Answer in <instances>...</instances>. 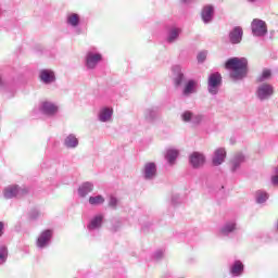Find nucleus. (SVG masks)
Returning <instances> with one entry per match:
<instances>
[{
    "mask_svg": "<svg viewBox=\"0 0 278 278\" xmlns=\"http://www.w3.org/2000/svg\"><path fill=\"white\" fill-rule=\"evenodd\" d=\"M225 67L230 71L231 79H244L249 73V61L247 58H231L226 62Z\"/></svg>",
    "mask_w": 278,
    "mask_h": 278,
    "instance_id": "nucleus-1",
    "label": "nucleus"
},
{
    "mask_svg": "<svg viewBox=\"0 0 278 278\" xmlns=\"http://www.w3.org/2000/svg\"><path fill=\"white\" fill-rule=\"evenodd\" d=\"M100 62H103V54L100 53L99 49L91 48L85 55V66L88 71H94L99 66Z\"/></svg>",
    "mask_w": 278,
    "mask_h": 278,
    "instance_id": "nucleus-2",
    "label": "nucleus"
},
{
    "mask_svg": "<svg viewBox=\"0 0 278 278\" xmlns=\"http://www.w3.org/2000/svg\"><path fill=\"white\" fill-rule=\"evenodd\" d=\"M51 240H53V230L46 229L39 233L36 240V247L39 251H45L51 247Z\"/></svg>",
    "mask_w": 278,
    "mask_h": 278,
    "instance_id": "nucleus-3",
    "label": "nucleus"
},
{
    "mask_svg": "<svg viewBox=\"0 0 278 278\" xmlns=\"http://www.w3.org/2000/svg\"><path fill=\"white\" fill-rule=\"evenodd\" d=\"M256 99L258 101H268L275 94V87L267 83H262L256 88Z\"/></svg>",
    "mask_w": 278,
    "mask_h": 278,
    "instance_id": "nucleus-4",
    "label": "nucleus"
},
{
    "mask_svg": "<svg viewBox=\"0 0 278 278\" xmlns=\"http://www.w3.org/2000/svg\"><path fill=\"white\" fill-rule=\"evenodd\" d=\"M251 29L253 36L256 38H264L266 34H268V26L266 25V22L260 18H254L251 23Z\"/></svg>",
    "mask_w": 278,
    "mask_h": 278,
    "instance_id": "nucleus-5",
    "label": "nucleus"
},
{
    "mask_svg": "<svg viewBox=\"0 0 278 278\" xmlns=\"http://www.w3.org/2000/svg\"><path fill=\"white\" fill-rule=\"evenodd\" d=\"M220 84H223V76L220 73H212L208 76L207 90L210 94H218V88H220Z\"/></svg>",
    "mask_w": 278,
    "mask_h": 278,
    "instance_id": "nucleus-6",
    "label": "nucleus"
},
{
    "mask_svg": "<svg viewBox=\"0 0 278 278\" xmlns=\"http://www.w3.org/2000/svg\"><path fill=\"white\" fill-rule=\"evenodd\" d=\"M27 193V189L21 188L17 185H10L4 188L3 197L4 199H16V197H23Z\"/></svg>",
    "mask_w": 278,
    "mask_h": 278,
    "instance_id": "nucleus-7",
    "label": "nucleus"
},
{
    "mask_svg": "<svg viewBox=\"0 0 278 278\" xmlns=\"http://www.w3.org/2000/svg\"><path fill=\"white\" fill-rule=\"evenodd\" d=\"M142 177L146 181H153L157 177V164L154 162H148L143 165Z\"/></svg>",
    "mask_w": 278,
    "mask_h": 278,
    "instance_id": "nucleus-8",
    "label": "nucleus"
},
{
    "mask_svg": "<svg viewBox=\"0 0 278 278\" xmlns=\"http://www.w3.org/2000/svg\"><path fill=\"white\" fill-rule=\"evenodd\" d=\"M81 23V17L77 13H68L66 15V25L67 27H72V29H75V34L79 36L81 34V29H79V25Z\"/></svg>",
    "mask_w": 278,
    "mask_h": 278,
    "instance_id": "nucleus-9",
    "label": "nucleus"
},
{
    "mask_svg": "<svg viewBox=\"0 0 278 278\" xmlns=\"http://www.w3.org/2000/svg\"><path fill=\"white\" fill-rule=\"evenodd\" d=\"M181 119L184 123H190L191 125H201V123H203V114L192 113V111H185L181 113Z\"/></svg>",
    "mask_w": 278,
    "mask_h": 278,
    "instance_id": "nucleus-10",
    "label": "nucleus"
},
{
    "mask_svg": "<svg viewBox=\"0 0 278 278\" xmlns=\"http://www.w3.org/2000/svg\"><path fill=\"white\" fill-rule=\"evenodd\" d=\"M39 110L41 114H45V116H55L59 108L51 101H43L40 103Z\"/></svg>",
    "mask_w": 278,
    "mask_h": 278,
    "instance_id": "nucleus-11",
    "label": "nucleus"
},
{
    "mask_svg": "<svg viewBox=\"0 0 278 278\" xmlns=\"http://www.w3.org/2000/svg\"><path fill=\"white\" fill-rule=\"evenodd\" d=\"M114 109L112 106H102L98 112V121L100 123H112Z\"/></svg>",
    "mask_w": 278,
    "mask_h": 278,
    "instance_id": "nucleus-12",
    "label": "nucleus"
},
{
    "mask_svg": "<svg viewBox=\"0 0 278 278\" xmlns=\"http://www.w3.org/2000/svg\"><path fill=\"white\" fill-rule=\"evenodd\" d=\"M245 161L247 156H244L242 152L235 153L232 159L230 160L231 173H238V170H240V167L242 166V164H244Z\"/></svg>",
    "mask_w": 278,
    "mask_h": 278,
    "instance_id": "nucleus-13",
    "label": "nucleus"
},
{
    "mask_svg": "<svg viewBox=\"0 0 278 278\" xmlns=\"http://www.w3.org/2000/svg\"><path fill=\"white\" fill-rule=\"evenodd\" d=\"M39 79L41 84L50 86V84H55V72L53 70H40Z\"/></svg>",
    "mask_w": 278,
    "mask_h": 278,
    "instance_id": "nucleus-14",
    "label": "nucleus"
},
{
    "mask_svg": "<svg viewBox=\"0 0 278 278\" xmlns=\"http://www.w3.org/2000/svg\"><path fill=\"white\" fill-rule=\"evenodd\" d=\"M189 164L192 168H201L205 164V154L201 152H193L189 156Z\"/></svg>",
    "mask_w": 278,
    "mask_h": 278,
    "instance_id": "nucleus-15",
    "label": "nucleus"
},
{
    "mask_svg": "<svg viewBox=\"0 0 278 278\" xmlns=\"http://www.w3.org/2000/svg\"><path fill=\"white\" fill-rule=\"evenodd\" d=\"M242 27L236 26L229 33V42L231 45H240L242 42V36H243Z\"/></svg>",
    "mask_w": 278,
    "mask_h": 278,
    "instance_id": "nucleus-16",
    "label": "nucleus"
},
{
    "mask_svg": "<svg viewBox=\"0 0 278 278\" xmlns=\"http://www.w3.org/2000/svg\"><path fill=\"white\" fill-rule=\"evenodd\" d=\"M198 88H199V83L194 79H190L186 83L182 89V96L190 97L191 94H195Z\"/></svg>",
    "mask_w": 278,
    "mask_h": 278,
    "instance_id": "nucleus-17",
    "label": "nucleus"
},
{
    "mask_svg": "<svg viewBox=\"0 0 278 278\" xmlns=\"http://www.w3.org/2000/svg\"><path fill=\"white\" fill-rule=\"evenodd\" d=\"M225 157H227V151L225 150V148H218L214 151L213 154V165L214 166H220V164H223V162H225Z\"/></svg>",
    "mask_w": 278,
    "mask_h": 278,
    "instance_id": "nucleus-18",
    "label": "nucleus"
},
{
    "mask_svg": "<svg viewBox=\"0 0 278 278\" xmlns=\"http://www.w3.org/2000/svg\"><path fill=\"white\" fill-rule=\"evenodd\" d=\"M92 190H94V184L90 181L83 182L78 187V197H80V199H86Z\"/></svg>",
    "mask_w": 278,
    "mask_h": 278,
    "instance_id": "nucleus-19",
    "label": "nucleus"
},
{
    "mask_svg": "<svg viewBox=\"0 0 278 278\" xmlns=\"http://www.w3.org/2000/svg\"><path fill=\"white\" fill-rule=\"evenodd\" d=\"M63 144L65 149H77L79 147V139L75 134H70L65 137Z\"/></svg>",
    "mask_w": 278,
    "mask_h": 278,
    "instance_id": "nucleus-20",
    "label": "nucleus"
},
{
    "mask_svg": "<svg viewBox=\"0 0 278 278\" xmlns=\"http://www.w3.org/2000/svg\"><path fill=\"white\" fill-rule=\"evenodd\" d=\"M202 16V21L203 23H205V25H207V23H212L213 18H214V7L212 5H205L202 10L201 13Z\"/></svg>",
    "mask_w": 278,
    "mask_h": 278,
    "instance_id": "nucleus-21",
    "label": "nucleus"
},
{
    "mask_svg": "<svg viewBox=\"0 0 278 278\" xmlns=\"http://www.w3.org/2000/svg\"><path fill=\"white\" fill-rule=\"evenodd\" d=\"M181 34V28L172 27L167 31L166 42L173 45V42H177L179 40V35Z\"/></svg>",
    "mask_w": 278,
    "mask_h": 278,
    "instance_id": "nucleus-22",
    "label": "nucleus"
},
{
    "mask_svg": "<svg viewBox=\"0 0 278 278\" xmlns=\"http://www.w3.org/2000/svg\"><path fill=\"white\" fill-rule=\"evenodd\" d=\"M237 224L235 219L226 222L219 230L222 236H229V233H233L236 231Z\"/></svg>",
    "mask_w": 278,
    "mask_h": 278,
    "instance_id": "nucleus-23",
    "label": "nucleus"
},
{
    "mask_svg": "<svg viewBox=\"0 0 278 278\" xmlns=\"http://www.w3.org/2000/svg\"><path fill=\"white\" fill-rule=\"evenodd\" d=\"M242 273H244V264L240 261H235L230 266V275L232 277H240L242 276Z\"/></svg>",
    "mask_w": 278,
    "mask_h": 278,
    "instance_id": "nucleus-24",
    "label": "nucleus"
},
{
    "mask_svg": "<svg viewBox=\"0 0 278 278\" xmlns=\"http://www.w3.org/2000/svg\"><path fill=\"white\" fill-rule=\"evenodd\" d=\"M172 71H173L174 75H176L174 78L175 86H177V87L181 86V84H184V72H181V66L174 65L172 67Z\"/></svg>",
    "mask_w": 278,
    "mask_h": 278,
    "instance_id": "nucleus-25",
    "label": "nucleus"
},
{
    "mask_svg": "<svg viewBox=\"0 0 278 278\" xmlns=\"http://www.w3.org/2000/svg\"><path fill=\"white\" fill-rule=\"evenodd\" d=\"M101 225H103V215H96L87 226L89 231H96V229H101Z\"/></svg>",
    "mask_w": 278,
    "mask_h": 278,
    "instance_id": "nucleus-26",
    "label": "nucleus"
},
{
    "mask_svg": "<svg viewBox=\"0 0 278 278\" xmlns=\"http://www.w3.org/2000/svg\"><path fill=\"white\" fill-rule=\"evenodd\" d=\"M177 157H179V150L177 149H168L165 153V160L169 166H174Z\"/></svg>",
    "mask_w": 278,
    "mask_h": 278,
    "instance_id": "nucleus-27",
    "label": "nucleus"
},
{
    "mask_svg": "<svg viewBox=\"0 0 278 278\" xmlns=\"http://www.w3.org/2000/svg\"><path fill=\"white\" fill-rule=\"evenodd\" d=\"M89 205L93 207H99V205H103L105 203V197L98 194L89 197Z\"/></svg>",
    "mask_w": 278,
    "mask_h": 278,
    "instance_id": "nucleus-28",
    "label": "nucleus"
},
{
    "mask_svg": "<svg viewBox=\"0 0 278 278\" xmlns=\"http://www.w3.org/2000/svg\"><path fill=\"white\" fill-rule=\"evenodd\" d=\"M268 197H269L268 192H266L264 190H257L255 192V201L260 205H262L263 203H266V201H268Z\"/></svg>",
    "mask_w": 278,
    "mask_h": 278,
    "instance_id": "nucleus-29",
    "label": "nucleus"
},
{
    "mask_svg": "<svg viewBox=\"0 0 278 278\" xmlns=\"http://www.w3.org/2000/svg\"><path fill=\"white\" fill-rule=\"evenodd\" d=\"M144 117L147 121H154L157 117V109L150 108L144 111Z\"/></svg>",
    "mask_w": 278,
    "mask_h": 278,
    "instance_id": "nucleus-30",
    "label": "nucleus"
},
{
    "mask_svg": "<svg viewBox=\"0 0 278 278\" xmlns=\"http://www.w3.org/2000/svg\"><path fill=\"white\" fill-rule=\"evenodd\" d=\"M8 247L5 245H0V266H2V264H5V262H8Z\"/></svg>",
    "mask_w": 278,
    "mask_h": 278,
    "instance_id": "nucleus-31",
    "label": "nucleus"
},
{
    "mask_svg": "<svg viewBox=\"0 0 278 278\" xmlns=\"http://www.w3.org/2000/svg\"><path fill=\"white\" fill-rule=\"evenodd\" d=\"M119 203H121V200H118V198H116L115 195L109 197L108 205L111 210H117Z\"/></svg>",
    "mask_w": 278,
    "mask_h": 278,
    "instance_id": "nucleus-32",
    "label": "nucleus"
},
{
    "mask_svg": "<svg viewBox=\"0 0 278 278\" xmlns=\"http://www.w3.org/2000/svg\"><path fill=\"white\" fill-rule=\"evenodd\" d=\"M270 71L264 70L262 74L258 76L257 81H267V79H270Z\"/></svg>",
    "mask_w": 278,
    "mask_h": 278,
    "instance_id": "nucleus-33",
    "label": "nucleus"
},
{
    "mask_svg": "<svg viewBox=\"0 0 278 278\" xmlns=\"http://www.w3.org/2000/svg\"><path fill=\"white\" fill-rule=\"evenodd\" d=\"M274 175L271 176L273 186H278V165L274 168Z\"/></svg>",
    "mask_w": 278,
    "mask_h": 278,
    "instance_id": "nucleus-34",
    "label": "nucleus"
},
{
    "mask_svg": "<svg viewBox=\"0 0 278 278\" xmlns=\"http://www.w3.org/2000/svg\"><path fill=\"white\" fill-rule=\"evenodd\" d=\"M198 62H205L206 58H207V52L206 51H202L198 54Z\"/></svg>",
    "mask_w": 278,
    "mask_h": 278,
    "instance_id": "nucleus-35",
    "label": "nucleus"
},
{
    "mask_svg": "<svg viewBox=\"0 0 278 278\" xmlns=\"http://www.w3.org/2000/svg\"><path fill=\"white\" fill-rule=\"evenodd\" d=\"M29 216H30L31 220H36V218L40 217V211L34 210L30 212Z\"/></svg>",
    "mask_w": 278,
    "mask_h": 278,
    "instance_id": "nucleus-36",
    "label": "nucleus"
},
{
    "mask_svg": "<svg viewBox=\"0 0 278 278\" xmlns=\"http://www.w3.org/2000/svg\"><path fill=\"white\" fill-rule=\"evenodd\" d=\"M162 257H164V251L157 250L154 252V260H162Z\"/></svg>",
    "mask_w": 278,
    "mask_h": 278,
    "instance_id": "nucleus-37",
    "label": "nucleus"
},
{
    "mask_svg": "<svg viewBox=\"0 0 278 278\" xmlns=\"http://www.w3.org/2000/svg\"><path fill=\"white\" fill-rule=\"evenodd\" d=\"M172 203H174V205L177 204V203H179V195H177V194H176V195H173V197H172Z\"/></svg>",
    "mask_w": 278,
    "mask_h": 278,
    "instance_id": "nucleus-38",
    "label": "nucleus"
},
{
    "mask_svg": "<svg viewBox=\"0 0 278 278\" xmlns=\"http://www.w3.org/2000/svg\"><path fill=\"white\" fill-rule=\"evenodd\" d=\"M3 227H5V225L3 224V222H0V238L1 236H3Z\"/></svg>",
    "mask_w": 278,
    "mask_h": 278,
    "instance_id": "nucleus-39",
    "label": "nucleus"
},
{
    "mask_svg": "<svg viewBox=\"0 0 278 278\" xmlns=\"http://www.w3.org/2000/svg\"><path fill=\"white\" fill-rule=\"evenodd\" d=\"M181 1H182V3H190L193 0H181Z\"/></svg>",
    "mask_w": 278,
    "mask_h": 278,
    "instance_id": "nucleus-40",
    "label": "nucleus"
},
{
    "mask_svg": "<svg viewBox=\"0 0 278 278\" xmlns=\"http://www.w3.org/2000/svg\"><path fill=\"white\" fill-rule=\"evenodd\" d=\"M249 1V3H255V1H257V0H248Z\"/></svg>",
    "mask_w": 278,
    "mask_h": 278,
    "instance_id": "nucleus-41",
    "label": "nucleus"
},
{
    "mask_svg": "<svg viewBox=\"0 0 278 278\" xmlns=\"http://www.w3.org/2000/svg\"><path fill=\"white\" fill-rule=\"evenodd\" d=\"M276 229L278 230V220H277V224H276Z\"/></svg>",
    "mask_w": 278,
    "mask_h": 278,
    "instance_id": "nucleus-42",
    "label": "nucleus"
},
{
    "mask_svg": "<svg viewBox=\"0 0 278 278\" xmlns=\"http://www.w3.org/2000/svg\"><path fill=\"white\" fill-rule=\"evenodd\" d=\"M0 86H1V78H0Z\"/></svg>",
    "mask_w": 278,
    "mask_h": 278,
    "instance_id": "nucleus-43",
    "label": "nucleus"
}]
</instances>
